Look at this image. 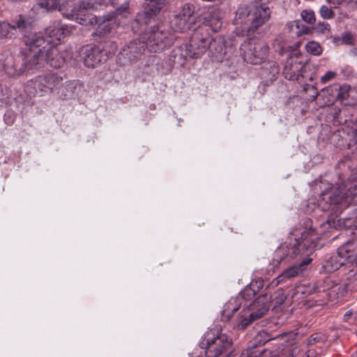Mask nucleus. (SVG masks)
<instances>
[{"instance_id":"obj_15","label":"nucleus","mask_w":357,"mask_h":357,"mask_svg":"<svg viewBox=\"0 0 357 357\" xmlns=\"http://www.w3.org/2000/svg\"><path fill=\"white\" fill-rule=\"evenodd\" d=\"M70 33V28L68 26L62 24L60 21H55L45 29V35L43 36L45 39L59 45L61 40Z\"/></svg>"},{"instance_id":"obj_22","label":"nucleus","mask_w":357,"mask_h":357,"mask_svg":"<svg viewBox=\"0 0 357 357\" xmlns=\"http://www.w3.org/2000/svg\"><path fill=\"white\" fill-rule=\"evenodd\" d=\"M32 22L31 18L20 15L12 21L13 30V31L18 30L26 36V33L29 32L32 29ZM27 37L28 36H25V40Z\"/></svg>"},{"instance_id":"obj_14","label":"nucleus","mask_w":357,"mask_h":357,"mask_svg":"<svg viewBox=\"0 0 357 357\" xmlns=\"http://www.w3.org/2000/svg\"><path fill=\"white\" fill-rule=\"evenodd\" d=\"M312 261V259L310 257H302L300 261H297L278 276L275 279L276 284L300 275L307 269V266Z\"/></svg>"},{"instance_id":"obj_11","label":"nucleus","mask_w":357,"mask_h":357,"mask_svg":"<svg viewBox=\"0 0 357 357\" xmlns=\"http://www.w3.org/2000/svg\"><path fill=\"white\" fill-rule=\"evenodd\" d=\"M146 48L141 40H135L123 47L117 56L120 66H128L135 62L144 53Z\"/></svg>"},{"instance_id":"obj_55","label":"nucleus","mask_w":357,"mask_h":357,"mask_svg":"<svg viewBox=\"0 0 357 357\" xmlns=\"http://www.w3.org/2000/svg\"><path fill=\"white\" fill-rule=\"evenodd\" d=\"M350 53L353 56H357V47H354V49L351 50Z\"/></svg>"},{"instance_id":"obj_47","label":"nucleus","mask_w":357,"mask_h":357,"mask_svg":"<svg viewBox=\"0 0 357 357\" xmlns=\"http://www.w3.org/2000/svg\"><path fill=\"white\" fill-rule=\"evenodd\" d=\"M336 76H337V73L335 72L328 71L324 75H323L321 77L320 81L321 82V83L325 84V83L335 79Z\"/></svg>"},{"instance_id":"obj_21","label":"nucleus","mask_w":357,"mask_h":357,"mask_svg":"<svg viewBox=\"0 0 357 357\" xmlns=\"http://www.w3.org/2000/svg\"><path fill=\"white\" fill-rule=\"evenodd\" d=\"M176 15L182 18L190 27L195 29L197 16L195 14V7L193 4L185 3L181 11Z\"/></svg>"},{"instance_id":"obj_54","label":"nucleus","mask_w":357,"mask_h":357,"mask_svg":"<svg viewBox=\"0 0 357 357\" xmlns=\"http://www.w3.org/2000/svg\"><path fill=\"white\" fill-rule=\"evenodd\" d=\"M344 0H327V1L330 3L333 4H340L342 3Z\"/></svg>"},{"instance_id":"obj_39","label":"nucleus","mask_w":357,"mask_h":357,"mask_svg":"<svg viewBox=\"0 0 357 357\" xmlns=\"http://www.w3.org/2000/svg\"><path fill=\"white\" fill-rule=\"evenodd\" d=\"M326 341V337L323 333H315L312 334L306 340V345L311 346L318 342H324Z\"/></svg>"},{"instance_id":"obj_9","label":"nucleus","mask_w":357,"mask_h":357,"mask_svg":"<svg viewBox=\"0 0 357 357\" xmlns=\"http://www.w3.org/2000/svg\"><path fill=\"white\" fill-rule=\"evenodd\" d=\"M36 86L41 91L52 93L56 91L58 96L66 98L68 93L63 91V77L54 73H47L39 75L36 79Z\"/></svg>"},{"instance_id":"obj_24","label":"nucleus","mask_w":357,"mask_h":357,"mask_svg":"<svg viewBox=\"0 0 357 357\" xmlns=\"http://www.w3.org/2000/svg\"><path fill=\"white\" fill-rule=\"evenodd\" d=\"M263 283L264 282L261 280L252 282L249 286H247L241 291L239 296L237 297V300H244L245 301H251L255 296L257 292L262 289L264 286Z\"/></svg>"},{"instance_id":"obj_6","label":"nucleus","mask_w":357,"mask_h":357,"mask_svg":"<svg viewBox=\"0 0 357 357\" xmlns=\"http://www.w3.org/2000/svg\"><path fill=\"white\" fill-rule=\"evenodd\" d=\"M216 41L213 40L207 31L199 29L192 33L189 43L185 46L186 56L191 59H197L203 55L207 49L213 52V47Z\"/></svg>"},{"instance_id":"obj_48","label":"nucleus","mask_w":357,"mask_h":357,"mask_svg":"<svg viewBox=\"0 0 357 357\" xmlns=\"http://www.w3.org/2000/svg\"><path fill=\"white\" fill-rule=\"evenodd\" d=\"M254 321H255V319H252L250 318V314L248 318L245 317V318H243L241 319L240 324H238V328L240 329H245Z\"/></svg>"},{"instance_id":"obj_7","label":"nucleus","mask_w":357,"mask_h":357,"mask_svg":"<svg viewBox=\"0 0 357 357\" xmlns=\"http://www.w3.org/2000/svg\"><path fill=\"white\" fill-rule=\"evenodd\" d=\"M31 53V49L27 47L20 55L16 56H7L3 62V67L6 73L10 77L20 76L26 70H31L35 68L31 66L27 56Z\"/></svg>"},{"instance_id":"obj_13","label":"nucleus","mask_w":357,"mask_h":357,"mask_svg":"<svg viewBox=\"0 0 357 357\" xmlns=\"http://www.w3.org/2000/svg\"><path fill=\"white\" fill-rule=\"evenodd\" d=\"M271 10L269 7L255 5L250 15V26H246L248 35L255 33L260 26L266 23L271 18Z\"/></svg>"},{"instance_id":"obj_31","label":"nucleus","mask_w":357,"mask_h":357,"mask_svg":"<svg viewBox=\"0 0 357 357\" xmlns=\"http://www.w3.org/2000/svg\"><path fill=\"white\" fill-rule=\"evenodd\" d=\"M171 27L174 31L176 32H185L190 29H193L190 27L182 18L179 17L177 15H175L170 21Z\"/></svg>"},{"instance_id":"obj_40","label":"nucleus","mask_w":357,"mask_h":357,"mask_svg":"<svg viewBox=\"0 0 357 357\" xmlns=\"http://www.w3.org/2000/svg\"><path fill=\"white\" fill-rule=\"evenodd\" d=\"M305 49L307 52L314 55H319L322 52L321 47L318 43L315 41L308 42L305 45Z\"/></svg>"},{"instance_id":"obj_46","label":"nucleus","mask_w":357,"mask_h":357,"mask_svg":"<svg viewBox=\"0 0 357 357\" xmlns=\"http://www.w3.org/2000/svg\"><path fill=\"white\" fill-rule=\"evenodd\" d=\"M180 48H175L172 51V56L174 58V62L183 63L185 61L183 54L181 52Z\"/></svg>"},{"instance_id":"obj_42","label":"nucleus","mask_w":357,"mask_h":357,"mask_svg":"<svg viewBox=\"0 0 357 357\" xmlns=\"http://www.w3.org/2000/svg\"><path fill=\"white\" fill-rule=\"evenodd\" d=\"M342 44H345L350 46L355 45L354 35L350 31H345L342 33L341 38H340Z\"/></svg>"},{"instance_id":"obj_33","label":"nucleus","mask_w":357,"mask_h":357,"mask_svg":"<svg viewBox=\"0 0 357 357\" xmlns=\"http://www.w3.org/2000/svg\"><path fill=\"white\" fill-rule=\"evenodd\" d=\"M351 86L348 84H339L336 102H340L342 104H345L344 101L349 97Z\"/></svg>"},{"instance_id":"obj_12","label":"nucleus","mask_w":357,"mask_h":357,"mask_svg":"<svg viewBox=\"0 0 357 357\" xmlns=\"http://www.w3.org/2000/svg\"><path fill=\"white\" fill-rule=\"evenodd\" d=\"M167 0H144L143 11L139 13L135 22L141 24H148L165 8Z\"/></svg>"},{"instance_id":"obj_17","label":"nucleus","mask_w":357,"mask_h":357,"mask_svg":"<svg viewBox=\"0 0 357 357\" xmlns=\"http://www.w3.org/2000/svg\"><path fill=\"white\" fill-rule=\"evenodd\" d=\"M107 61V57L102 54L96 45L86 49L84 56V63L86 67L95 68Z\"/></svg>"},{"instance_id":"obj_56","label":"nucleus","mask_w":357,"mask_h":357,"mask_svg":"<svg viewBox=\"0 0 357 357\" xmlns=\"http://www.w3.org/2000/svg\"><path fill=\"white\" fill-rule=\"evenodd\" d=\"M114 0H105V1L107 3H111V4H114Z\"/></svg>"},{"instance_id":"obj_34","label":"nucleus","mask_w":357,"mask_h":357,"mask_svg":"<svg viewBox=\"0 0 357 357\" xmlns=\"http://www.w3.org/2000/svg\"><path fill=\"white\" fill-rule=\"evenodd\" d=\"M236 302L235 300H231L224 307L222 316L227 319H229L239 309V306Z\"/></svg>"},{"instance_id":"obj_44","label":"nucleus","mask_w":357,"mask_h":357,"mask_svg":"<svg viewBox=\"0 0 357 357\" xmlns=\"http://www.w3.org/2000/svg\"><path fill=\"white\" fill-rule=\"evenodd\" d=\"M319 12L321 16L324 19H332L335 16L334 11L326 6H322Z\"/></svg>"},{"instance_id":"obj_28","label":"nucleus","mask_w":357,"mask_h":357,"mask_svg":"<svg viewBox=\"0 0 357 357\" xmlns=\"http://www.w3.org/2000/svg\"><path fill=\"white\" fill-rule=\"evenodd\" d=\"M279 66L273 61L268 62L261 69V75L269 80H273L279 73Z\"/></svg>"},{"instance_id":"obj_30","label":"nucleus","mask_w":357,"mask_h":357,"mask_svg":"<svg viewBox=\"0 0 357 357\" xmlns=\"http://www.w3.org/2000/svg\"><path fill=\"white\" fill-rule=\"evenodd\" d=\"M272 338L270 337V335L264 331H259L257 335L255 337L254 340L251 342L250 346L248 348H253V351H256L257 354H259V351H256V349L258 346L264 345L266 342L270 341ZM261 350H260L261 351Z\"/></svg>"},{"instance_id":"obj_8","label":"nucleus","mask_w":357,"mask_h":357,"mask_svg":"<svg viewBox=\"0 0 357 357\" xmlns=\"http://www.w3.org/2000/svg\"><path fill=\"white\" fill-rule=\"evenodd\" d=\"M110 31L109 24H100L98 28L91 35L92 39L98 43L97 47L100 49L104 56L107 57V59L113 56L118 49L116 43L107 37Z\"/></svg>"},{"instance_id":"obj_35","label":"nucleus","mask_w":357,"mask_h":357,"mask_svg":"<svg viewBox=\"0 0 357 357\" xmlns=\"http://www.w3.org/2000/svg\"><path fill=\"white\" fill-rule=\"evenodd\" d=\"M38 6L47 12H52L58 9L59 0H38Z\"/></svg>"},{"instance_id":"obj_38","label":"nucleus","mask_w":357,"mask_h":357,"mask_svg":"<svg viewBox=\"0 0 357 357\" xmlns=\"http://www.w3.org/2000/svg\"><path fill=\"white\" fill-rule=\"evenodd\" d=\"M13 34L11 23L0 22V38H10Z\"/></svg>"},{"instance_id":"obj_41","label":"nucleus","mask_w":357,"mask_h":357,"mask_svg":"<svg viewBox=\"0 0 357 357\" xmlns=\"http://www.w3.org/2000/svg\"><path fill=\"white\" fill-rule=\"evenodd\" d=\"M301 15L302 20L308 24H312L316 21L314 13L312 10H303Z\"/></svg>"},{"instance_id":"obj_57","label":"nucleus","mask_w":357,"mask_h":357,"mask_svg":"<svg viewBox=\"0 0 357 357\" xmlns=\"http://www.w3.org/2000/svg\"><path fill=\"white\" fill-rule=\"evenodd\" d=\"M305 305H307L308 307H310L312 305V304L310 303V301H307L306 303H305Z\"/></svg>"},{"instance_id":"obj_19","label":"nucleus","mask_w":357,"mask_h":357,"mask_svg":"<svg viewBox=\"0 0 357 357\" xmlns=\"http://www.w3.org/2000/svg\"><path fill=\"white\" fill-rule=\"evenodd\" d=\"M250 305H257L258 307V309L250 313V318L255 319V321L264 316L271 307L266 294H262Z\"/></svg>"},{"instance_id":"obj_43","label":"nucleus","mask_w":357,"mask_h":357,"mask_svg":"<svg viewBox=\"0 0 357 357\" xmlns=\"http://www.w3.org/2000/svg\"><path fill=\"white\" fill-rule=\"evenodd\" d=\"M331 140L333 143H334L336 146L340 148H343L346 146L344 139L342 137L341 132L340 130L334 132L331 137Z\"/></svg>"},{"instance_id":"obj_49","label":"nucleus","mask_w":357,"mask_h":357,"mask_svg":"<svg viewBox=\"0 0 357 357\" xmlns=\"http://www.w3.org/2000/svg\"><path fill=\"white\" fill-rule=\"evenodd\" d=\"M210 26H211L213 31L217 32L220 29L222 26V22L219 20H211Z\"/></svg>"},{"instance_id":"obj_50","label":"nucleus","mask_w":357,"mask_h":357,"mask_svg":"<svg viewBox=\"0 0 357 357\" xmlns=\"http://www.w3.org/2000/svg\"><path fill=\"white\" fill-rule=\"evenodd\" d=\"M289 47H284V46H282L279 48V50H278V53L280 55H284V54H287V56H289V58L290 56H291V54L292 52H290L289 50Z\"/></svg>"},{"instance_id":"obj_2","label":"nucleus","mask_w":357,"mask_h":357,"mask_svg":"<svg viewBox=\"0 0 357 357\" xmlns=\"http://www.w3.org/2000/svg\"><path fill=\"white\" fill-rule=\"evenodd\" d=\"M25 44L31 49V53L27 56L28 61L35 68L40 67L42 61H45L50 66L60 68L71 57L68 51L61 50L59 45L45 39L40 33L29 35Z\"/></svg>"},{"instance_id":"obj_5","label":"nucleus","mask_w":357,"mask_h":357,"mask_svg":"<svg viewBox=\"0 0 357 357\" xmlns=\"http://www.w3.org/2000/svg\"><path fill=\"white\" fill-rule=\"evenodd\" d=\"M142 42L151 53L162 52L173 43L172 34L162 26H153L141 36Z\"/></svg>"},{"instance_id":"obj_36","label":"nucleus","mask_w":357,"mask_h":357,"mask_svg":"<svg viewBox=\"0 0 357 357\" xmlns=\"http://www.w3.org/2000/svg\"><path fill=\"white\" fill-rule=\"evenodd\" d=\"M354 165V155H347L340 160L337 164V167L340 169H350Z\"/></svg>"},{"instance_id":"obj_4","label":"nucleus","mask_w":357,"mask_h":357,"mask_svg":"<svg viewBox=\"0 0 357 357\" xmlns=\"http://www.w3.org/2000/svg\"><path fill=\"white\" fill-rule=\"evenodd\" d=\"M234 345L233 339L220 332L218 328L206 331L199 343L206 357H218L227 354Z\"/></svg>"},{"instance_id":"obj_16","label":"nucleus","mask_w":357,"mask_h":357,"mask_svg":"<svg viewBox=\"0 0 357 357\" xmlns=\"http://www.w3.org/2000/svg\"><path fill=\"white\" fill-rule=\"evenodd\" d=\"M304 68L305 66L303 62L290 56L284 64L282 73L284 77L289 80L299 81L300 77H303Z\"/></svg>"},{"instance_id":"obj_37","label":"nucleus","mask_w":357,"mask_h":357,"mask_svg":"<svg viewBox=\"0 0 357 357\" xmlns=\"http://www.w3.org/2000/svg\"><path fill=\"white\" fill-rule=\"evenodd\" d=\"M270 299V298H268ZM287 299V296L284 293V290L282 289H278L274 294L271 296V300H269L270 305L271 303H274V307L277 305H280L283 304Z\"/></svg>"},{"instance_id":"obj_3","label":"nucleus","mask_w":357,"mask_h":357,"mask_svg":"<svg viewBox=\"0 0 357 357\" xmlns=\"http://www.w3.org/2000/svg\"><path fill=\"white\" fill-rule=\"evenodd\" d=\"M305 229L301 233L300 239L289 237L288 241L282 243L275 252L274 261L280 263L285 257L294 258L301 255L303 257H310V255L318 247V233L312 227L311 220L304 222Z\"/></svg>"},{"instance_id":"obj_51","label":"nucleus","mask_w":357,"mask_h":357,"mask_svg":"<svg viewBox=\"0 0 357 357\" xmlns=\"http://www.w3.org/2000/svg\"><path fill=\"white\" fill-rule=\"evenodd\" d=\"M63 86L64 87V88H63V91L64 93H68V96L65 98V99H66V98H68L70 96H71V95H72V93H73V90H72L73 86H72V84H70V83H68V84L67 82H66V84H64L63 83Z\"/></svg>"},{"instance_id":"obj_29","label":"nucleus","mask_w":357,"mask_h":357,"mask_svg":"<svg viewBox=\"0 0 357 357\" xmlns=\"http://www.w3.org/2000/svg\"><path fill=\"white\" fill-rule=\"evenodd\" d=\"M339 84L335 83L321 90L320 95L327 98V103L333 104L336 102Z\"/></svg>"},{"instance_id":"obj_18","label":"nucleus","mask_w":357,"mask_h":357,"mask_svg":"<svg viewBox=\"0 0 357 357\" xmlns=\"http://www.w3.org/2000/svg\"><path fill=\"white\" fill-rule=\"evenodd\" d=\"M338 249L339 254L344 258L346 265L357 264V245L354 241H348Z\"/></svg>"},{"instance_id":"obj_10","label":"nucleus","mask_w":357,"mask_h":357,"mask_svg":"<svg viewBox=\"0 0 357 357\" xmlns=\"http://www.w3.org/2000/svg\"><path fill=\"white\" fill-rule=\"evenodd\" d=\"M243 60L253 65L263 62L268 54V46L263 42H245L241 47Z\"/></svg>"},{"instance_id":"obj_58","label":"nucleus","mask_w":357,"mask_h":357,"mask_svg":"<svg viewBox=\"0 0 357 357\" xmlns=\"http://www.w3.org/2000/svg\"><path fill=\"white\" fill-rule=\"evenodd\" d=\"M297 291H298V292H301V294H304V293H305V291H302V287L298 288V290H297Z\"/></svg>"},{"instance_id":"obj_45","label":"nucleus","mask_w":357,"mask_h":357,"mask_svg":"<svg viewBox=\"0 0 357 357\" xmlns=\"http://www.w3.org/2000/svg\"><path fill=\"white\" fill-rule=\"evenodd\" d=\"M315 29L318 33L328 34L330 33L331 27L328 23L323 22H319L317 24Z\"/></svg>"},{"instance_id":"obj_27","label":"nucleus","mask_w":357,"mask_h":357,"mask_svg":"<svg viewBox=\"0 0 357 357\" xmlns=\"http://www.w3.org/2000/svg\"><path fill=\"white\" fill-rule=\"evenodd\" d=\"M264 352H266V350L262 349L259 352V354H257L256 351H253V348H248L241 353H239L238 349L234 345L232 349L227 353L226 357H258L262 355Z\"/></svg>"},{"instance_id":"obj_26","label":"nucleus","mask_w":357,"mask_h":357,"mask_svg":"<svg viewBox=\"0 0 357 357\" xmlns=\"http://www.w3.org/2000/svg\"><path fill=\"white\" fill-rule=\"evenodd\" d=\"M130 14L129 11V3H124L119 8H116L115 10L108 13L106 15L102 17L103 20L102 24H106V22H109L112 21L114 19L116 18L119 16H121L123 17H128Z\"/></svg>"},{"instance_id":"obj_52","label":"nucleus","mask_w":357,"mask_h":357,"mask_svg":"<svg viewBox=\"0 0 357 357\" xmlns=\"http://www.w3.org/2000/svg\"><path fill=\"white\" fill-rule=\"evenodd\" d=\"M272 0H255L256 5L267 6V3H270Z\"/></svg>"},{"instance_id":"obj_25","label":"nucleus","mask_w":357,"mask_h":357,"mask_svg":"<svg viewBox=\"0 0 357 357\" xmlns=\"http://www.w3.org/2000/svg\"><path fill=\"white\" fill-rule=\"evenodd\" d=\"M75 20L82 25H88L92 23L90 16L87 15L86 3L82 1L75 8Z\"/></svg>"},{"instance_id":"obj_23","label":"nucleus","mask_w":357,"mask_h":357,"mask_svg":"<svg viewBox=\"0 0 357 357\" xmlns=\"http://www.w3.org/2000/svg\"><path fill=\"white\" fill-rule=\"evenodd\" d=\"M251 14L252 10L248 6L245 5L240 6L236 11V16L234 20V23L236 24H241L243 26V30L247 31L245 27L250 24L249 19H250Z\"/></svg>"},{"instance_id":"obj_53","label":"nucleus","mask_w":357,"mask_h":357,"mask_svg":"<svg viewBox=\"0 0 357 357\" xmlns=\"http://www.w3.org/2000/svg\"><path fill=\"white\" fill-rule=\"evenodd\" d=\"M353 313L351 310L347 311L344 315V319L345 321H349L351 319Z\"/></svg>"},{"instance_id":"obj_20","label":"nucleus","mask_w":357,"mask_h":357,"mask_svg":"<svg viewBox=\"0 0 357 357\" xmlns=\"http://www.w3.org/2000/svg\"><path fill=\"white\" fill-rule=\"evenodd\" d=\"M342 266H346V264L344 258L339 254V249H337L336 254L333 255L324 261L321 268L325 273H332Z\"/></svg>"},{"instance_id":"obj_1","label":"nucleus","mask_w":357,"mask_h":357,"mask_svg":"<svg viewBox=\"0 0 357 357\" xmlns=\"http://www.w3.org/2000/svg\"><path fill=\"white\" fill-rule=\"evenodd\" d=\"M357 195V181L347 185L328 184L317 200V206L323 211H333L323 225L327 229L336 230L351 227L355 222L352 218H339V214L347 208Z\"/></svg>"},{"instance_id":"obj_32","label":"nucleus","mask_w":357,"mask_h":357,"mask_svg":"<svg viewBox=\"0 0 357 357\" xmlns=\"http://www.w3.org/2000/svg\"><path fill=\"white\" fill-rule=\"evenodd\" d=\"M289 31L294 32L296 36L308 33L309 27L303 25L301 20H295L287 24Z\"/></svg>"}]
</instances>
